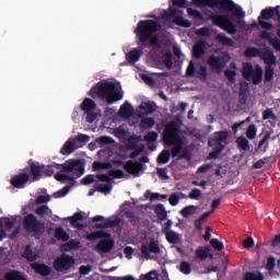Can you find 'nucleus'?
Instances as JSON below:
<instances>
[{"label":"nucleus","instance_id":"nucleus-33","mask_svg":"<svg viewBox=\"0 0 280 280\" xmlns=\"http://www.w3.org/2000/svg\"><path fill=\"white\" fill-rule=\"evenodd\" d=\"M254 72H255V69H253V65L250 63L243 65L242 75L244 80L250 81Z\"/></svg>","mask_w":280,"mask_h":280},{"label":"nucleus","instance_id":"nucleus-5","mask_svg":"<svg viewBox=\"0 0 280 280\" xmlns=\"http://www.w3.org/2000/svg\"><path fill=\"white\" fill-rule=\"evenodd\" d=\"M229 139V131L228 130H221V131H215L208 140V145L209 148H214L212 152L208 154V160L212 161L215 160L222 154L226 145L224 142Z\"/></svg>","mask_w":280,"mask_h":280},{"label":"nucleus","instance_id":"nucleus-64","mask_svg":"<svg viewBox=\"0 0 280 280\" xmlns=\"http://www.w3.org/2000/svg\"><path fill=\"white\" fill-rule=\"evenodd\" d=\"M95 183V175H86L81 179V185H93Z\"/></svg>","mask_w":280,"mask_h":280},{"label":"nucleus","instance_id":"nucleus-56","mask_svg":"<svg viewBox=\"0 0 280 280\" xmlns=\"http://www.w3.org/2000/svg\"><path fill=\"white\" fill-rule=\"evenodd\" d=\"M210 246L214 248L215 250H224V243L220 242L218 238L210 240Z\"/></svg>","mask_w":280,"mask_h":280},{"label":"nucleus","instance_id":"nucleus-30","mask_svg":"<svg viewBox=\"0 0 280 280\" xmlns=\"http://www.w3.org/2000/svg\"><path fill=\"white\" fill-rule=\"evenodd\" d=\"M211 253V247L209 246H205V248H198L196 249V257H198V259L205 260L207 259V257H209L210 259H213V254Z\"/></svg>","mask_w":280,"mask_h":280},{"label":"nucleus","instance_id":"nucleus-17","mask_svg":"<svg viewBox=\"0 0 280 280\" xmlns=\"http://www.w3.org/2000/svg\"><path fill=\"white\" fill-rule=\"evenodd\" d=\"M260 60L265 62L266 67L277 65V57L275 56V52L270 50V48H266L265 51L260 52Z\"/></svg>","mask_w":280,"mask_h":280},{"label":"nucleus","instance_id":"nucleus-23","mask_svg":"<svg viewBox=\"0 0 280 280\" xmlns=\"http://www.w3.org/2000/svg\"><path fill=\"white\" fill-rule=\"evenodd\" d=\"M141 56H143V51L138 48H133L131 51L126 54V60L130 65H135V62H139L141 60Z\"/></svg>","mask_w":280,"mask_h":280},{"label":"nucleus","instance_id":"nucleus-11","mask_svg":"<svg viewBox=\"0 0 280 280\" xmlns=\"http://www.w3.org/2000/svg\"><path fill=\"white\" fill-rule=\"evenodd\" d=\"M75 264L73 256L62 254L54 261V268L57 272H62L63 270H71Z\"/></svg>","mask_w":280,"mask_h":280},{"label":"nucleus","instance_id":"nucleus-57","mask_svg":"<svg viewBox=\"0 0 280 280\" xmlns=\"http://www.w3.org/2000/svg\"><path fill=\"white\" fill-rule=\"evenodd\" d=\"M74 141H77L78 143H83V145H86V143L91 141V137L89 135L79 133L75 137Z\"/></svg>","mask_w":280,"mask_h":280},{"label":"nucleus","instance_id":"nucleus-28","mask_svg":"<svg viewBox=\"0 0 280 280\" xmlns=\"http://www.w3.org/2000/svg\"><path fill=\"white\" fill-rule=\"evenodd\" d=\"M264 80V69L260 68V66H256L254 73L252 74V82L253 84H261Z\"/></svg>","mask_w":280,"mask_h":280},{"label":"nucleus","instance_id":"nucleus-13","mask_svg":"<svg viewBox=\"0 0 280 280\" xmlns=\"http://www.w3.org/2000/svg\"><path fill=\"white\" fill-rule=\"evenodd\" d=\"M140 250L144 259H154V256L150 255V253H152L153 255H160L161 246H159V241H150L149 245H142Z\"/></svg>","mask_w":280,"mask_h":280},{"label":"nucleus","instance_id":"nucleus-59","mask_svg":"<svg viewBox=\"0 0 280 280\" xmlns=\"http://www.w3.org/2000/svg\"><path fill=\"white\" fill-rule=\"evenodd\" d=\"M163 63H164V67L166 68V69H172V67H173V65H174V62L172 61V52H166L165 55H164V60H163Z\"/></svg>","mask_w":280,"mask_h":280},{"label":"nucleus","instance_id":"nucleus-42","mask_svg":"<svg viewBox=\"0 0 280 280\" xmlns=\"http://www.w3.org/2000/svg\"><path fill=\"white\" fill-rule=\"evenodd\" d=\"M36 215H39V218H45V215H48L50 218L51 215V209H49V206H40L35 209Z\"/></svg>","mask_w":280,"mask_h":280},{"label":"nucleus","instance_id":"nucleus-24","mask_svg":"<svg viewBox=\"0 0 280 280\" xmlns=\"http://www.w3.org/2000/svg\"><path fill=\"white\" fill-rule=\"evenodd\" d=\"M82 220H84V212H75L72 217H70V224L74 229L82 231V229H84V224L80 223Z\"/></svg>","mask_w":280,"mask_h":280},{"label":"nucleus","instance_id":"nucleus-18","mask_svg":"<svg viewBox=\"0 0 280 280\" xmlns=\"http://www.w3.org/2000/svg\"><path fill=\"white\" fill-rule=\"evenodd\" d=\"M31 268L36 275H40L42 277H49L51 275V268L45 264L33 262Z\"/></svg>","mask_w":280,"mask_h":280},{"label":"nucleus","instance_id":"nucleus-20","mask_svg":"<svg viewBox=\"0 0 280 280\" xmlns=\"http://www.w3.org/2000/svg\"><path fill=\"white\" fill-rule=\"evenodd\" d=\"M115 247V241L113 240H102L96 244V250L98 253H110Z\"/></svg>","mask_w":280,"mask_h":280},{"label":"nucleus","instance_id":"nucleus-38","mask_svg":"<svg viewBox=\"0 0 280 280\" xmlns=\"http://www.w3.org/2000/svg\"><path fill=\"white\" fill-rule=\"evenodd\" d=\"M103 237H109V234L104 231H96L86 235V240L89 242H93L95 240H103Z\"/></svg>","mask_w":280,"mask_h":280},{"label":"nucleus","instance_id":"nucleus-63","mask_svg":"<svg viewBox=\"0 0 280 280\" xmlns=\"http://www.w3.org/2000/svg\"><path fill=\"white\" fill-rule=\"evenodd\" d=\"M224 75L229 82L233 84L235 82V75H237V72H235V70H225Z\"/></svg>","mask_w":280,"mask_h":280},{"label":"nucleus","instance_id":"nucleus-41","mask_svg":"<svg viewBox=\"0 0 280 280\" xmlns=\"http://www.w3.org/2000/svg\"><path fill=\"white\" fill-rule=\"evenodd\" d=\"M55 237L61 242H69V234L62 228L55 230Z\"/></svg>","mask_w":280,"mask_h":280},{"label":"nucleus","instance_id":"nucleus-60","mask_svg":"<svg viewBox=\"0 0 280 280\" xmlns=\"http://www.w3.org/2000/svg\"><path fill=\"white\" fill-rule=\"evenodd\" d=\"M200 196H202V191L198 188H194L189 192L188 198H190V200H200Z\"/></svg>","mask_w":280,"mask_h":280},{"label":"nucleus","instance_id":"nucleus-45","mask_svg":"<svg viewBox=\"0 0 280 280\" xmlns=\"http://www.w3.org/2000/svg\"><path fill=\"white\" fill-rule=\"evenodd\" d=\"M139 109L143 110L144 115H152L155 110L154 105L148 102H143L142 104H140Z\"/></svg>","mask_w":280,"mask_h":280},{"label":"nucleus","instance_id":"nucleus-58","mask_svg":"<svg viewBox=\"0 0 280 280\" xmlns=\"http://www.w3.org/2000/svg\"><path fill=\"white\" fill-rule=\"evenodd\" d=\"M108 176L112 178H124L126 176V173L121 170H110L108 171Z\"/></svg>","mask_w":280,"mask_h":280},{"label":"nucleus","instance_id":"nucleus-44","mask_svg":"<svg viewBox=\"0 0 280 280\" xmlns=\"http://www.w3.org/2000/svg\"><path fill=\"white\" fill-rule=\"evenodd\" d=\"M16 224V221L10 220V218H0V229H3V226L7 229V231H12V228Z\"/></svg>","mask_w":280,"mask_h":280},{"label":"nucleus","instance_id":"nucleus-1","mask_svg":"<svg viewBox=\"0 0 280 280\" xmlns=\"http://www.w3.org/2000/svg\"><path fill=\"white\" fill-rule=\"evenodd\" d=\"M156 32H161V24L156 20H141L138 22L135 34L138 36L140 45H145L149 40L151 47H161V40Z\"/></svg>","mask_w":280,"mask_h":280},{"label":"nucleus","instance_id":"nucleus-37","mask_svg":"<svg viewBox=\"0 0 280 280\" xmlns=\"http://www.w3.org/2000/svg\"><path fill=\"white\" fill-rule=\"evenodd\" d=\"M236 145L237 148H241L243 152H248L250 150V143L248 142V139L246 137L241 136L236 139Z\"/></svg>","mask_w":280,"mask_h":280},{"label":"nucleus","instance_id":"nucleus-62","mask_svg":"<svg viewBox=\"0 0 280 280\" xmlns=\"http://www.w3.org/2000/svg\"><path fill=\"white\" fill-rule=\"evenodd\" d=\"M270 162V158H264L253 164L254 170H261L266 163Z\"/></svg>","mask_w":280,"mask_h":280},{"label":"nucleus","instance_id":"nucleus-43","mask_svg":"<svg viewBox=\"0 0 280 280\" xmlns=\"http://www.w3.org/2000/svg\"><path fill=\"white\" fill-rule=\"evenodd\" d=\"M96 143L97 145H100V148H104V145H113V143H115V140L110 137L102 136L96 139Z\"/></svg>","mask_w":280,"mask_h":280},{"label":"nucleus","instance_id":"nucleus-46","mask_svg":"<svg viewBox=\"0 0 280 280\" xmlns=\"http://www.w3.org/2000/svg\"><path fill=\"white\" fill-rule=\"evenodd\" d=\"M275 79V68L272 66L265 67V82H272Z\"/></svg>","mask_w":280,"mask_h":280},{"label":"nucleus","instance_id":"nucleus-4","mask_svg":"<svg viewBox=\"0 0 280 280\" xmlns=\"http://www.w3.org/2000/svg\"><path fill=\"white\" fill-rule=\"evenodd\" d=\"M180 126L176 121L168 122L164 128L163 141L165 145H173L171 150V155L173 159L180 156L183 152V138L179 135Z\"/></svg>","mask_w":280,"mask_h":280},{"label":"nucleus","instance_id":"nucleus-31","mask_svg":"<svg viewBox=\"0 0 280 280\" xmlns=\"http://www.w3.org/2000/svg\"><path fill=\"white\" fill-rule=\"evenodd\" d=\"M154 211L158 220H161V222H165V220H167V210H165V206L159 203L155 206Z\"/></svg>","mask_w":280,"mask_h":280},{"label":"nucleus","instance_id":"nucleus-40","mask_svg":"<svg viewBox=\"0 0 280 280\" xmlns=\"http://www.w3.org/2000/svg\"><path fill=\"white\" fill-rule=\"evenodd\" d=\"M92 167H93L94 172H97L100 170H110L113 167V163L95 161V162H93Z\"/></svg>","mask_w":280,"mask_h":280},{"label":"nucleus","instance_id":"nucleus-39","mask_svg":"<svg viewBox=\"0 0 280 280\" xmlns=\"http://www.w3.org/2000/svg\"><path fill=\"white\" fill-rule=\"evenodd\" d=\"M170 156H172L170 150H163L158 155V159H156L159 165H165L166 163H170Z\"/></svg>","mask_w":280,"mask_h":280},{"label":"nucleus","instance_id":"nucleus-14","mask_svg":"<svg viewBox=\"0 0 280 280\" xmlns=\"http://www.w3.org/2000/svg\"><path fill=\"white\" fill-rule=\"evenodd\" d=\"M27 183H30V174L27 173H20L10 179V184L15 187V189H25Z\"/></svg>","mask_w":280,"mask_h":280},{"label":"nucleus","instance_id":"nucleus-16","mask_svg":"<svg viewBox=\"0 0 280 280\" xmlns=\"http://www.w3.org/2000/svg\"><path fill=\"white\" fill-rule=\"evenodd\" d=\"M208 65L212 71H222L225 65L224 58L212 55L208 58Z\"/></svg>","mask_w":280,"mask_h":280},{"label":"nucleus","instance_id":"nucleus-2","mask_svg":"<svg viewBox=\"0 0 280 280\" xmlns=\"http://www.w3.org/2000/svg\"><path fill=\"white\" fill-rule=\"evenodd\" d=\"M89 95L93 100L105 101L109 105L124 100V92L117 91V85L109 81H100L96 83L91 88Z\"/></svg>","mask_w":280,"mask_h":280},{"label":"nucleus","instance_id":"nucleus-53","mask_svg":"<svg viewBox=\"0 0 280 280\" xmlns=\"http://www.w3.org/2000/svg\"><path fill=\"white\" fill-rule=\"evenodd\" d=\"M244 280H264V276L261 273H255L253 271H248L244 276Z\"/></svg>","mask_w":280,"mask_h":280},{"label":"nucleus","instance_id":"nucleus-50","mask_svg":"<svg viewBox=\"0 0 280 280\" xmlns=\"http://www.w3.org/2000/svg\"><path fill=\"white\" fill-rule=\"evenodd\" d=\"M196 206H187L180 210V215L189 218V215H194V211H196Z\"/></svg>","mask_w":280,"mask_h":280},{"label":"nucleus","instance_id":"nucleus-49","mask_svg":"<svg viewBox=\"0 0 280 280\" xmlns=\"http://www.w3.org/2000/svg\"><path fill=\"white\" fill-rule=\"evenodd\" d=\"M117 224H119V220H108L107 222L96 224V229H110L117 226Z\"/></svg>","mask_w":280,"mask_h":280},{"label":"nucleus","instance_id":"nucleus-29","mask_svg":"<svg viewBox=\"0 0 280 280\" xmlns=\"http://www.w3.org/2000/svg\"><path fill=\"white\" fill-rule=\"evenodd\" d=\"M22 257L26 261H36L38 259V255L36 252L32 250V245H27L24 249V253L22 254Z\"/></svg>","mask_w":280,"mask_h":280},{"label":"nucleus","instance_id":"nucleus-21","mask_svg":"<svg viewBox=\"0 0 280 280\" xmlns=\"http://www.w3.org/2000/svg\"><path fill=\"white\" fill-rule=\"evenodd\" d=\"M205 49H207V42L198 40L192 47L194 58L198 60L201 56H205Z\"/></svg>","mask_w":280,"mask_h":280},{"label":"nucleus","instance_id":"nucleus-52","mask_svg":"<svg viewBox=\"0 0 280 280\" xmlns=\"http://www.w3.org/2000/svg\"><path fill=\"white\" fill-rule=\"evenodd\" d=\"M187 13H188V16H192V19H196V21H202L203 19L201 12L196 9L188 8Z\"/></svg>","mask_w":280,"mask_h":280},{"label":"nucleus","instance_id":"nucleus-61","mask_svg":"<svg viewBox=\"0 0 280 280\" xmlns=\"http://www.w3.org/2000/svg\"><path fill=\"white\" fill-rule=\"evenodd\" d=\"M159 139V133L156 131H150L147 136H144V141L148 143H154Z\"/></svg>","mask_w":280,"mask_h":280},{"label":"nucleus","instance_id":"nucleus-19","mask_svg":"<svg viewBox=\"0 0 280 280\" xmlns=\"http://www.w3.org/2000/svg\"><path fill=\"white\" fill-rule=\"evenodd\" d=\"M31 174H32V183H36L39 178H43V164L38 162H31Z\"/></svg>","mask_w":280,"mask_h":280},{"label":"nucleus","instance_id":"nucleus-54","mask_svg":"<svg viewBox=\"0 0 280 280\" xmlns=\"http://www.w3.org/2000/svg\"><path fill=\"white\" fill-rule=\"evenodd\" d=\"M246 137L250 140L255 139V137H257V126L249 125L246 131Z\"/></svg>","mask_w":280,"mask_h":280},{"label":"nucleus","instance_id":"nucleus-47","mask_svg":"<svg viewBox=\"0 0 280 280\" xmlns=\"http://www.w3.org/2000/svg\"><path fill=\"white\" fill-rule=\"evenodd\" d=\"M96 191L101 194H110L113 191V184H98L96 186Z\"/></svg>","mask_w":280,"mask_h":280},{"label":"nucleus","instance_id":"nucleus-7","mask_svg":"<svg viewBox=\"0 0 280 280\" xmlns=\"http://www.w3.org/2000/svg\"><path fill=\"white\" fill-rule=\"evenodd\" d=\"M210 19L217 27H220L228 34H231L232 36L237 34V26H235L228 15L215 14L210 16Z\"/></svg>","mask_w":280,"mask_h":280},{"label":"nucleus","instance_id":"nucleus-9","mask_svg":"<svg viewBox=\"0 0 280 280\" xmlns=\"http://www.w3.org/2000/svg\"><path fill=\"white\" fill-rule=\"evenodd\" d=\"M23 226L25 231L28 233H34L35 235H43V233H45L43 223H40L38 218H36V215L33 213H28L26 217H24Z\"/></svg>","mask_w":280,"mask_h":280},{"label":"nucleus","instance_id":"nucleus-34","mask_svg":"<svg viewBox=\"0 0 280 280\" xmlns=\"http://www.w3.org/2000/svg\"><path fill=\"white\" fill-rule=\"evenodd\" d=\"M215 40H218V43L224 47H233V39L225 36L224 33L217 34Z\"/></svg>","mask_w":280,"mask_h":280},{"label":"nucleus","instance_id":"nucleus-25","mask_svg":"<svg viewBox=\"0 0 280 280\" xmlns=\"http://www.w3.org/2000/svg\"><path fill=\"white\" fill-rule=\"evenodd\" d=\"M166 242L168 244H180L183 242V235L176 233L175 231H168L165 233Z\"/></svg>","mask_w":280,"mask_h":280},{"label":"nucleus","instance_id":"nucleus-55","mask_svg":"<svg viewBox=\"0 0 280 280\" xmlns=\"http://www.w3.org/2000/svg\"><path fill=\"white\" fill-rule=\"evenodd\" d=\"M156 174L162 180H170V175H167V167H158Z\"/></svg>","mask_w":280,"mask_h":280},{"label":"nucleus","instance_id":"nucleus-10","mask_svg":"<svg viewBox=\"0 0 280 280\" xmlns=\"http://www.w3.org/2000/svg\"><path fill=\"white\" fill-rule=\"evenodd\" d=\"M165 19H173V23L178 27H191V22L183 18V10L176 8H170L168 11H164Z\"/></svg>","mask_w":280,"mask_h":280},{"label":"nucleus","instance_id":"nucleus-35","mask_svg":"<svg viewBox=\"0 0 280 280\" xmlns=\"http://www.w3.org/2000/svg\"><path fill=\"white\" fill-rule=\"evenodd\" d=\"M245 58H260L261 49L256 47H247L244 51Z\"/></svg>","mask_w":280,"mask_h":280},{"label":"nucleus","instance_id":"nucleus-6","mask_svg":"<svg viewBox=\"0 0 280 280\" xmlns=\"http://www.w3.org/2000/svg\"><path fill=\"white\" fill-rule=\"evenodd\" d=\"M77 162V165L72 168V171H61L62 173L55 174V180L58 183H67V180H75V178H80V176H84V162L82 160H68Z\"/></svg>","mask_w":280,"mask_h":280},{"label":"nucleus","instance_id":"nucleus-3","mask_svg":"<svg viewBox=\"0 0 280 280\" xmlns=\"http://www.w3.org/2000/svg\"><path fill=\"white\" fill-rule=\"evenodd\" d=\"M197 8H219L223 12H230L236 19H244L246 12L233 0H191Z\"/></svg>","mask_w":280,"mask_h":280},{"label":"nucleus","instance_id":"nucleus-12","mask_svg":"<svg viewBox=\"0 0 280 280\" xmlns=\"http://www.w3.org/2000/svg\"><path fill=\"white\" fill-rule=\"evenodd\" d=\"M275 14L276 8L270 7L261 10L260 15L258 16V24L262 30H272V27H275L272 23L266 22L270 21V19H272Z\"/></svg>","mask_w":280,"mask_h":280},{"label":"nucleus","instance_id":"nucleus-8","mask_svg":"<svg viewBox=\"0 0 280 280\" xmlns=\"http://www.w3.org/2000/svg\"><path fill=\"white\" fill-rule=\"evenodd\" d=\"M77 162L74 161H66L62 164L52 163L50 165L42 164V176H54L55 170H59V172H73V167H75Z\"/></svg>","mask_w":280,"mask_h":280},{"label":"nucleus","instance_id":"nucleus-32","mask_svg":"<svg viewBox=\"0 0 280 280\" xmlns=\"http://www.w3.org/2000/svg\"><path fill=\"white\" fill-rule=\"evenodd\" d=\"M155 124H156V120H154V118L145 117L142 120H140V128L142 130H152Z\"/></svg>","mask_w":280,"mask_h":280},{"label":"nucleus","instance_id":"nucleus-51","mask_svg":"<svg viewBox=\"0 0 280 280\" xmlns=\"http://www.w3.org/2000/svg\"><path fill=\"white\" fill-rule=\"evenodd\" d=\"M268 119H272V121H277V115H275V112H272V108H267L262 113V120L266 121Z\"/></svg>","mask_w":280,"mask_h":280},{"label":"nucleus","instance_id":"nucleus-36","mask_svg":"<svg viewBox=\"0 0 280 280\" xmlns=\"http://www.w3.org/2000/svg\"><path fill=\"white\" fill-rule=\"evenodd\" d=\"M61 248L65 250V253H70V250H78V248H80V242L70 240L69 242L61 245Z\"/></svg>","mask_w":280,"mask_h":280},{"label":"nucleus","instance_id":"nucleus-48","mask_svg":"<svg viewBox=\"0 0 280 280\" xmlns=\"http://www.w3.org/2000/svg\"><path fill=\"white\" fill-rule=\"evenodd\" d=\"M179 271L183 275H191V264H189L188 261L183 260L179 264Z\"/></svg>","mask_w":280,"mask_h":280},{"label":"nucleus","instance_id":"nucleus-26","mask_svg":"<svg viewBox=\"0 0 280 280\" xmlns=\"http://www.w3.org/2000/svg\"><path fill=\"white\" fill-rule=\"evenodd\" d=\"M97 108V104H95V101L86 97L83 100L81 104V110L83 113H91L92 110H95Z\"/></svg>","mask_w":280,"mask_h":280},{"label":"nucleus","instance_id":"nucleus-15","mask_svg":"<svg viewBox=\"0 0 280 280\" xmlns=\"http://www.w3.org/2000/svg\"><path fill=\"white\" fill-rule=\"evenodd\" d=\"M122 167L127 174L138 176L139 172L143 170V164H141L140 162H132V160H129L124 164Z\"/></svg>","mask_w":280,"mask_h":280},{"label":"nucleus","instance_id":"nucleus-22","mask_svg":"<svg viewBox=\"0 0 280 280\" xmlns=\"http://www.w3.org/2000/svg\"><path fill=\"white\" fill-rule=\"evenodd\" d=\"M135 113V109L132 108V105L128 102H125L119 110H118V115L119 117H121L122 119H128L130 117H132V114Z\"/></svg>","mask_w":280,"mask_h":280},{"label":"nucleus","instance_id":"nucleus-27","mask_svg":"<svg viewBox=\"0 0 280 280\" xmlns=\"http://www.w3.org/2000/svg\"><path fill=\"white\" fill-rule=\"evenodd\" d=\"M75 152V139H69L60 150V154H73Z\"/></svg>","mask_w":280,"mask_h":280}]
</instances>
